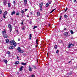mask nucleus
<instances>
[{"label":"nucleus","instance_id":"f257e3e1","mask_svg":"<svg viewBox=\"0 0 77 77\" xmlns=\"http://www.w3.org/2000/svg\"><path fill=\"white\" fill-rule=\"evenodd\" d=\"M10 43L11 45H14V47H16V46L17 45V43L15 42V41H14V40H11L10 41Z\"/></svg>","mask_w":77,"mask_h":77},{"label":"nucleus","instance_id":"f03ea898","mask_svg":"<svg viewBox=\"0 0 77 77\" xmlns=\"http://www.w3.org/2000/svg\"><path fill=\"white\" fill-rule=\"evenodd\" d=\"M8 28L10 29V32H11L12 31V26H11V25L9 24H8Z\"/></svg>","mask_w":77,"mask_h":77},{"label":"nucleus","instance_id":"7ed1b4c3","mask_svg":"<svg viewBox=\"0 0 77 77\" xmlns=\"http://www.w3.org/2000/svg\"><path fill=\"white\" fill-rule=\"evenodd\" d=\"M17 50L18 51V52L19 53H20V52H21V48H20V47H18V48L17 49Z\"/></svg>","mask_w":77,"mask_h":77},{"label":"nucleus","instance_id":"20e7f679","mask_svg":"<svg viewBox=\"0 0 77 77\" xmlns=\"http://www.w3.org/2000/svg\"><path fill=\"white\" fill-rule=\"evenodd\" d=\"M65 36H68V32H64L63 34Z\"/></svg>","mask_w":77,"mask_h":77},{"label":"nucleus","instance_id":"39448f33","mask_svg":"<svg viewBox=\"0 0 77 77\" xmlns=\"http://www.w3.org/2000/svg\"><path fill=\"white\" fill-rule=\"evenodd\" d=\"M3 4L4 5H6V4H7V1H6V0H5V1H4L3 2Z\"/></svg>","mask_w":77,"mask_h":77},{"label":"nucleus","instance_id":"423d86ee","mask_svg":"<svg viewBox=\"0 0 77 77\" xmlns=\"http://www.w3.org/2000/svg\"><path fill=\"white\" fill-rule=\"evenodd\" d=\"M3 36L5 38H8V35L6 34L3 35Z\"/></svg>","mask_w":77,"mask_h":77},{"label":"nucleus","instance_id":"0eeeda50","mask_svg":"<svg viewBox=\"0 0 77 77\" xmlns=\"http://www.w3.org/2000/svg\"><path fill=\"white\" fill-rule=\"evenodd\" d=\"M8 48L9 50H12V49H13V48H14V47L12 46H10Z\"/></svg>","mask_w":77,"mask_h":77},{"label":"nucleus","instance_id":"6e6552de","mask_svg":"<svg viewBox=\"0 0 77 77\" xmlns=\"http://www.w3.org/2000/svg\"><path fill=\"white\" fill-rule=\"evenodd\" d=\"M15 14V11H13L11 12V15H14V14Z\"/></svg>","mask_w":77,"mask_h":77},{"label":"nucleus","instance_id":"1a4fd4ad","mask_svg":"<svg viewBox=\"0 0 77 77\" xmlns=\"http://www.w3.org/2000/svg\"><path fill=\"white\" fill-rule=\"evenodd\" d=\"M29 71H30L31 72L32 71V67H30V66H29Z\"/></svg>","mask_w":77,"mask_h":77},{"label":"nucleus","instance_id":"9d476101","mask_svg":"<svg viewBox=\"0 0 77 77\" xmlns=\"http://www.w3.org/2000/svg\"><path fill=\"white\" fill-rule=\"evenodd\" d=\"M3 61L4 62H5L6 64H7V63H8V60H6L4 59L3 60Z\"/></svg>","mask_w":77,"mask_h":77},{"label":"nucleus","instance_id":"9b49d317","mask_svg":"<svg viewBox=\"0 0 77 77\" xmlns=\"http://www.w3.org/2000/svg\"><path fill=\"white\" fill-rule=\"evenodd\" d=\"M23 68H24V66H22L20 69V71H23Z\"/></svg>","mask_w":77,"mask_h":77},{"label":"nucleus","instance_id":"f8f14e48","mask_svg":"<svg viewBox=\"0 0 77 77\" xmlns=\"http://www.w3.org/2000/svg\"><path fill=\"white\" fill-rule=\"evenodd\" d=\"M71 43H69V45L68 46V48H71Z\"/></svg>","mask_w":77,"mask_h":77},{"label":"nucleus","instance_id":"ddd939ff","mask_svg":"<svg viewBox=\"0 0 77 77\" xmlns=\"http://www.w3.org/2000/svg\"><path fill=\"white\" fill-rule=\"evenodd\" d=\"M37 15L38 17V16H39V15H40V13L39 12H37Z\"/></svg>","mask_w":77,"mask_h":77},{"label":"nucleus","instance_id":"4468645a","mask_svg":"<svg viewBox=\"0 0 77 77\" xmlns=\"http://www.w3.org/2000/svg\"><path fill=\"white\" fill-rule=\"evenodd\" d=\"M24 3L25 4H27V0H24Z\"/></svg>","mask_w":77,"mask_h":77},{"label":"nucleus","instance_id":"2eb2a0df","mask_svg":"<svg viewBox=\"0 0 77 77\" xmlns=\"http://www.w3.org/2000/svg\"><path fill=\"white\" fill-rule=\"evenodd\" d=\"M64 18H68V16L66 14L64 15Z\"/></svg>","mask_w":77,"mask_h":77},{"label":"nucleus","instance_id":"dca6fc26","mask_svg":"<svg viewBox=\"0 0 77 77\" xmlns=\"http://www.w3.org/2000/svg\"><path fill=\"white\" fill-rule=\"evenodd\" d=\"M54 48H55V49H57V45H55Z\"/></svg>","mask_w":77,"mask_h":77},{"label":"nucleus","instance_id":"f3484780","mask_svg":"<svg viewBox=\"0 0 77 77\" xmlns=\"http://www.w3.org/2000/svg\"><path fill=\"white\" fill-rule=\"evenodd\" d=\"M39 8H40V10L41 11H42V7L40 6Z\"/></svg>","mask_w":77,"mask_h":77},{"label":"nucleus","instance_id":"a211bd4d","mask_svg":"<svg viewBox=\"0 0 77 77\" xmlns=\"http://www.w3.org/2000/svg\"><path fill=\"white\" fill-rule=\"evenodd\" d=\"M21 64L23 65H26V63H22Z\"/></svg>","mask_w":77,"mask_h":77},{"label":"nucleus","instance_id":"6ab92c4d","mask_svg":"<svg viewBox=\"0 0 77 77\" xmlns=\"http://www.w3.org/2000/svg\"><path fill=\"white\" fill-rule=\"evenodd\" d=\"M31 38H32V34H29V39H31Z\"/></svg>","mask_w":77,"mask_h":77},{"label":"nucleus","instance_id":"aec40b11","mask_svg":"<svg viewBox=\"0 0 77 77\" xmlns=\"http://www.w3.org/2000/svg\"><path fill=\"white\" fill-rule=\"evenodd\" d=\"M16 64H19L20 63L19 62V61H17L15 62Z\"/></svg>","mask_w":77,"mask_h":77},{"label":"nucleus","instance_id":"412c9836","mask_svg":"<svg viewBox=\"0 0 77 77\" xmlns=\"http://www.w3.org/2000/svg\"><path fill=\"white\" fill-rule=\"evenodd\" d=\"M70 32L71 34H74V32L72 31V30H71Z\"/></svg>","mask_w":77,"mask_h":77},{"label":"nucleus","instance_id":"4be33fe9","mask_svg":"<svg viewBox=\"0 0 77 77\" xmlns=\"http://www.w3.org/2000/svg\"><path fill=\"white\" fill-rule=\"evenodd\" d=\"M9 39H7L6 40V43H9Z\"/></svg>","mask_w":77,"mask_h":77},{"label":"nucleus","instance_id":"5701e85b","mask_svg":"<svg viewBox=\"0 0 77 77\" xmlns=\"http://www.w3.org/2000/svg\"><path fill=\"white\" fill-rule=\"evenodd\" d=\"M8 8H10V7H11V3H8Z\"/></svg>","mask_w":77,"mask_h":77},{"label":"nucleus","instance_id":"b1692460","mask_svg":"<svg viewBox=\"0 0 77 77\" xmlns=\"http://www.w3.org/2000/svg\"><path fill=\"white\" fill-rule=\"evenodd\" d=\"M56 8H55L52 11L50 12V14H51V13H52V12H53V11H55V10H56Z\"/></svg>","mask_w":77,"mask_h":77},{"label":"nucleus","instance_id":"393cba45","mask_svg":"<svg viewBox=\"0 0 77 77\" xmlns=\"http://www.w3.org/2000/svg\"><path fill=\"white\" fill-rule=\"evenodd\" d=\"M48 6H49V4H48V3H47L46 5V7H48Z\"/></svg>","mask_w":77,"mask_h":77},{"label":"nucleus","instance_id":"a878e982","mask_svg":"<svg viewBox=\"0 0 77 77\" xmlns=\"http://www.w3.org/2000/svg\"><path fill=\"white\" fill-rule=\"evenodd\" d=\"M36 44L37 45H38V40L37 39L36 40Z\"/></svg>","mask_w":77,"mask_h":77},{"label":"nucleus","instance_id":"bb28decb","mask_svg":"<svg viewBox=\"0 0 77 77\" xmlns=\"http://www.w3.org/2000/svg\"><path fill=\"white\" fill-rule=\"evenodd\" d=\"M42 5H43V3L42 2L41 3V4H40V6H42Z\"/></svg>","mask_w":77,"mask_h":77},{"label":"nucleus","instance_id":"cd10ccee","mask_svg":"<svg viewBox=\"0 0 77 77\" xmlns=\"http://www.w3.org/2000/svg\"><path fill=\"white\" fill-rule=\"evenodd\" d=\"M32 66L34 69H36V66Z\"/></svg>","mask_w":77,"mask_h":77},{"label":"nucleus","instance_id":"c85d7f7f","mask_svg":"<svg viewBox=\"0 0 77 77\" xmlns=\"http://www.w3.org/2000/svg\"><path fill=\"white\" fill-rule=\"evenodd\" d=\"M2 14V11L0 9V14Z\"/></svg>","mask_w":77,"mask_h":77},{"label":"nucleus","instance_id":"c756f323","mask_svg":"<svg viewBox=\"0 0 77 77\" xmlns=\"http://www.w3.org/2000/svg\"><path fill=\"white\" fill-rule=\"evenodd\" d=\"M36 28H37V26H34L33 29H36Z\"/></svg>","mask_w":77,"mask_h":77},{"label":"nucleus","instance_id":"7c9ffc66","mask_svg":"<svg viewBox=\"0 0 77 77\" xmlns=\"http://www.w3.org/2000/svg\"><path fill=\"white\" fill-rule=\"evenodd\" d=\"M4 13L7 15V14H8V12H7V11H5Z\"/></svg>","mask_w":77,"mask_h":77},{"label":"nucleus","instance_id":"2f4dec72","mask_svg":"<svg viewBox=\"0 0 77 77\" xmlns=\"http://www.w3.org/2000/svg\"><path fill=\"white\" fill-rule=\"evenodd\" d=\"M6 32V31H2V33H3V34H4V33H5Z\"/></svg>","mask_w":77,"mask_h":77},{"label":"nucleus","instance_id":"473e14b6","mask_svg":"<svg viewBox=\"0 0 77 77\" xmlns=\"http://www.w3.org/2000/svg\"><path fill=\"white\" fill-rule=\"evenodd\" d=\"M71 45H72V47H74V44H72V43H71Z\"/></svg>","mask_w":77,"mask_h":77},{"label":"nucleus","instance_id":"72a5a7b5","mask_svg":"<svg viewBox=\"0 0 77 77\" xmlns=\"http://www.w3.org/2000/svg\"><path fill=\"white\" fill-rule=\"evenodd\" d=\"M67 9H68V8H66V10L64 11V12H66V11H67Z\"/></svg>","mask_w":77,"mask_h":77},{"label":"nucleus","instance_id":"f704fd0d","mask_svg":"<svg viewBox=\"0 0 77 77\" xmlns=\"http://www.w3.org/2000/svg\"><path fill=\"white\" fill-rule=\"evenodd\" d=\"M16 15H20V13H17L16 14Z\"/></svg>","mask_w":77,"mask_h":77},{"label":"nucleus","instance_id":"c9c22d12","mask_svg":"<svg viewBox=\"0 0 77 77\" xmlns=\"http://www.w3.org/2000/svg\"><path fill=\"white\" fill-rule=\"evenodd\" d=\"M56 53H57V54L58 53H59V50H57L56 51Z\"/></svg>","mask_w":77,"mask_h":77},{"label":"nucleus","instance_id":"e433bc0d","mask_svg":"<svg viewBox=\"0 0 77 77\" xmlns=\"http://www.w3.org/2000/svg\"><path fill=\"white\" fill-rule=\"evenodd\" d=\"M32 77H35V75H32L31 76Z\"/></svg>","mask_w":77,"mask_h":77},{"label":"nucleus","instance_id":"4c0bfd02","mask_svg":"<svg viewBox=\"0 0 77 77\" xmlns=\"http://www.w3.org/2000/svg\"><path fill=\"white\" fill-rule=\"evenodd\" d=\"M21 13L22 14H24V11L23 10H22Z\"/></svg>","mask_w":77,"mask_h":77},{"label":"nucleus","instance_id":"58836bf2","mask_svg":"<svg viewBox=\"0 0 77 77\" xmlns=\"http://www.w3.org/2000/svg\"><path fill=\"white\" fill-rule=\"evenodd\" d=\"M6 14H5V13H4L3 15V16H6Z\"/></svg>","mask_w":77,"mask_h":77},{"label":"nucleus","instance_id":"ea45409f","mask_svg":"<svg viewBox=\"0 0 77 77\" xmlns=\"http://www.w3.org/2000/svg\"><path fill=\"white\" fill-rule=\"evenodd\" d=\"M17 59H18V60H20V58L19 57H18V56L17 57Z\"/></svg>","mask_w":77,"mask_h":77},{"label":"nucleus","instance_id":"a19ab883","mask_svg":"<svg viewBox=\"0 0 77 77\" xmlns=\"http://www.w3.org/2000/svg\"><path fill=\"white\" fill-rule=\"evenodd\" d=\"M61 18H62V16H60V19L59 20H61Z\"/></svg>","mask_w":77,"mask_h":77},{"label":"nucleus","instance_id":"79ce46f5","mask_svg":"<svg viewBox=\"0 0 77 77\" xmlns=\"http://www.w3.org/2000/svg\"><path fill=\"white\" fill-rule=\"evenodd\" d=\"M7 53H8V54H11V52H10V51H8V52H7Z\"/></svg>","mask_w":77,"mask_h":77},{"label":"nucleus","instance_id":"37998d69","mask_svg":"<svg viewBox=\"0 0 77 77\" xmlns=\"http://www.w3.org/2000/svg\"><path fill=\"white\" fill-rule=\"evenodd\" d=\"M20 53H24V51H21L20 52Z\"/></svg>","mask_w":77,"mask_h":77},{"label":"nucleus","instance_id":"c03bdc74","mask_svg":"<svg viewBox=\"0 0 77 77\" xmlns=\"http://www.w3.org/2000/svg\"><path fill=\"white\" fill-rule=\"evenodd\" d=\"M71 73H69L68 74V75H71Z\"/></svg>","mask_w":77,"mask_h":77},{"label":"nucleus","instance_id":"a18cd8bd","mask_svg":"<svg viewBox=\"0 0 77 77\" xmlns=\"http://www.w3.org/2000/svg\"><path fill=\"white\" fill-rule=\"evenodd\" d=\"M3 17H4V18H6V16H3Z\"/></svg>","mask_w":77,"mask_h":77},{"label":"nucleus","instance_id":"49530a36","mask_svg":"<svg viewBox=\"0 0 77 77\" xmlns=\"http://www.w3.org/2000/svg\"><path fill=\"white\" fill-rule=\"evenodd\" d=\"M27 10H28L27 9H25V11H27Z\"/></svg>","mask_w":77,"mask_h":77},{"label":"nucleus","instance_id":"de8ad7c7","mask_svg":"<svg viewBox=\"0 0 77 77\" xmlns=\"http://www.w3.org/2000/svg\"><path fill=\"white\" fill-rule=\"evenodd\" d=\"M13 3L14 4H15V1H13Z\"/></svg>","mask_w":77,"mask_h":77},{"label":"nucleus","instance_id":"09e8293b","mask_svg":"<svg viewBox=\"0 0 77 77\" xmlns=\"http://www.w3.org/2000/svg\"><path fill=\"white\" fill-rule=\"evenodd\" d=\"M76 2V0H74V2Z\"/></svg>","mask_w":77,"mask_h":77},{"label":"nucleus","instance_id":"8fccbe9b","mask_svg":"<svg viewBox=\"0 0 77 77\" xmlns=\"http://www.w3.org/2000/svg\"><path fill=\"white\" fill-rule=\"evenodd\" d=\"M66 30V28H64V29H63V30L64 31V30Z\"/></svg>","mask_w":77,"mask_h":77},{"label":"nucleus","instance_id":"3c124183","mask_svg":"<svg viewBox=\"0 0 77 77\" xmlns=\"http://www.w3.org/2000/svg\"><path fill=\"white\" fill-rule=\"evenodd\" d=\"M21 24H22V25L23 24V22H22V23H21Z\"/></svg>","mask_w":77,"mask_h":77},{"label":"nucleus","instance_id":"603ef678","mask_svg":"<svg viewBox=\"0 0 77 77\" xmlns=\"http://www.w3.org/2000/svg\"><path fill=\"white\" fill-rule=\"evenodd\" d=\"M18 41H20V38L18 39Z\"/></svg>","mask_w":77,"mask_h":77},{"label":"nucleus","instance_id":"864d4df0","mask_svg":"<svg viewBox=\"0 0 77 77\" xmlns=\"http://www.w3.org/2000/svg\"><path fill=\"white\" fill-rule=\"evenodd\" d=\"M16 31H17V33H18V30H17Z\"/></svg>","mask_w":77,"mask_h":77},{"label":"nucleus","instance_id":"5fc2aeb1","mask_svg":"<svg viewBox=\"0 0 77 77\" xmlns=\"http://www.w3.org/2000/svg\"><path fill=\"white\" fill-rule=\"evenodd\" d=\"M51 2H49V4H51Z\"/></svg>","mask_w":77,"mask_h":77},{"label":"nucleus","instance_id":"6e6d98bb","mask_svg":"<svg viewBox=\"0 0 77 77\" xmlns=\"http://www.w3.org/2000/svg\"><path fill=\"white\" fill-rule=\"evenodd\" d=\"M69 63H71V61H69Z\"/></svg>","mask_w":77,"mask_h":77},{"label":"nucleus","instance_id":"4d7b16f0","mask_svg":"<svg viewBox=\"0 0 77 77\" xmlns=\"http://www.w3.org/2000/svg\"><path fill=\"white\" fill-rule=\"evenodd\" d=\"M48 26H50V24H49Z\"/></svg>","mask_w":77,"mask_h":77},{"label":"nucleus","instance_id":"13d9d810","mask_svg":"<svg viewBox=\"0 0 77 77\" xmlns=\"http://www.w3.org/2000/svg\"><path fill=\"white\" fill-rule=\"evenodd\" d=\"M38 47V45H36L35 47Z\"/></svg>","mask_w":77,"mask_h":77},{"label":"nucleus","instance_id":"bf43d9fd","mask_svg":"<svg viewBox=\"0 0 77 77\" xmlns=\"http://www.w3.org/2000/svg\"><path fill=\"white\" fill-rule=\"evenodd\" d=\"M22 29H23V30H24V28H23Z\"/></svg>","mask_w":77,"mask_h":77},{"label":"nucleus","instance_id":"052dcab7","mask_svg":"<svg viewBox=\"0 0 77 77\" xmlns=\"http://www.w3.org/2000/svg\"><path fill=\"white\" fill-rule=\"evenodd\" d=\"M69 0L70 1H71V0Z\"/></svg>","mask_w":77,"mask_h":77},{"label":"nucleus","instance_id":"680f3d73","mask_svg":"<svg viewBox=\"0 0 77 77\" xmlns=\"http://www.w3.org/2000/svg\"><path fill=\"white\" fill-rule=\"evenodd\" d=\"M11 20H13V19H11Z\"/></svg>","mask_w":77,"mask_h":77},{"label":"nucleus","instance_id":"e2e57ef3","mask_svg":"<svg viewBox=\"0 0 77 77\" xmlns=\"http://www.w3.org/2000/svg\"><path fill=\"white\" fill-rule=\"evenodd\" d=\"M27 17H28V16H27Z\"/></svg>","mask_w":77,"mask_h":77}]
</instances>
